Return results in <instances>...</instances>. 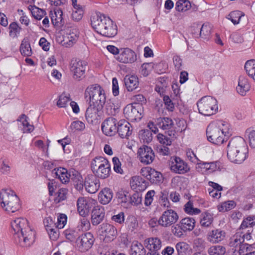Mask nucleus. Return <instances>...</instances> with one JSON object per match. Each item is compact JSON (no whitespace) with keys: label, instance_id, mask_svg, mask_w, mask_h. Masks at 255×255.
Wrapping results in <instances>:
<instances>
[{"label":"nucleus","instance_id":"1","mask_svg":"<svg viewBox=\"0 0 255 255\" xmlns=\"http://www.w3.org/2000/svg\"><path fill=\"white\" fill-rule=\"evenodd\" d=\"M11 227L15 232V242L22 247H29L35 240V232L28 226L26 219L18 218L11 222Z\"/></svg>","mask_w":255,"mask_h":255},{"label":"nucleus","instance_id":"2","mask_svg":"<svg viewBox=\"0 0 255 255\" xmlns=\"http://www.w3.org/2000/svg\"><path fill=\"white\" fill-rule=\"evenodd\" d=\"M248 153V148L243 138L238 136L230 140L227 146V157L232 162L243 163L247 158Z\"/></svg>","mask_w":255,"mask_h":255},{"label":"nucleus","instance_id":"3","mask_svg":"<svg viewBox=\"0 0 255 255\" xmlns=\"http://www.w3.org/2000/svg\"><path fill=\"white\" fill-rule=\"evenodd\" d=\"M93 28L102 35L111 38L117 34V27L116 24L109 18L104 15H96L91 18Z\"/></svg>","mask_w":255,"mask_h":255},{"label":"nucleus","instance_id":"4","mask_svg":"<svg viewBox=\"0 0 255 255\" xmlns=\"http://www.w3.org/2000/svg\"><path fill=\"white\" fill-rule=\"evenodd\" d=\"M0 200L2 208L8 212L13 213L19 208V198L10 190L2 189L0 192Z\"/></svg>","mask_w":255,"mask_h":255},{"label":"nucleus","instance_id":"5","mask_svg":"<svg viewBox=\"0 0 255 255\" xmlns=\"http://www.w3.org/2000/svg\"><path fill=\"white\" fill-rule=\"evenodd\" d=\"M86 98L89 97L90 105L103 108L106 102V96L104 89L99 85L88 86L85 92Z\"/></svg>","mask_w":255,"mask_h":255},{"label":"nucleus","instance_id":"6","mask_svg":"<svg viewBox=\"0 0 255 255\" xmlns=\"http://www.w3.org/2000/svg\"><path fill=\"white\" fill-rule=\"evenodd\" d=\"M229 128H221L219 124H211L206 130L208 140L216 144H221L224 141V136H228Z\"/></svg>","mask_w":255,"mask_h":255},{"label":"nucleus","instance_id":"7","mask_svg":"<svg viewBox=\"0 0 255 255\" xmlns=\"http://www.w3.org/2000/svg\"><path fill=\"white\" fill-rule=\"evenodd\" d=\"M91 167L96 177L105 179L108 177L110 174V163L103 157H95L91 162Z\"/></svg>","mask_w":255,"mask_h":255},{"label":"nucleus","instance_id":"8","mask_svg":"<svg viewBox=\"0 0 255 255\" xmlns=\"http://www.w3.org/2000/svg\"><path fill=\"white\" fill-rule=\"evenodd\" d=\"M199 112L204 116H210L216 114L218 109L217 100L211 96L202 97L197 103Z\"/></svg>","mask_w":255,"mask_h":255},{"label":"nucleus","instance_id":"9","mask_svg":"<svg viewBox=\"0 0 255 255\" xmlns=\"http://www.w3.org/2000/svg\"><path fill=\"white\" fill-rule=\"evenodd\" d=\"M87 68V62L77 59L71 60L70 64V69L72 74L73 78L80 81L85 77V73Z\"/></svg>","mask_w":255,"mask_h":255},{"label":"nucleus","instance_id":"10","mask_svg":"<svg viewBox=\"0 0 255 255\" xmlns=\"http://www.w3.org/2000/svg\"><path fill=\"white\" fill-rule=\"evenodd\" d=\"M246 240V235L245 232L240 231L238 230L237 233L234 235L230 239L229 245L231 247H239V253L244 254L245 251H247L251 247L248 244H244Z\"/></svg>","mask_w":255,"mask_h":255},{"label":"nucleus","instance_id":"11","mask_svg":"<svg viewBox=\"0 0 255 255\" xmlns=\"http://www.w3.org/2000/svg\"><path fill=\"white\" fill-rule=\"evenodd\" d=\"M94 242V238L90 233H86L79 236L77 238L75 246L82 252L88 251L92 247Z\"/></svg>","mask_w":255,"mask_h":255},{"label":"nucleus","instance_id":"12","mask_svg":"<svg viewBox=\"0 0 255 255\" xmlns=\"http://www.w3.org/2000/svg\"><path fill=\"white\" fill-rule=\"evenodd\" d=\"M178 219L177 213L169 209L164 211L158 219V225L164 227H168L175 224Z\"/></svg>","mask_w":255,"mask_h":255},{"label":"nucleus","instance_id":"13","mask_svg":"<svg viewBox=\"0 0 255 255\" xmlns=\"http://www.w3.org/2000/svg\"><path fill=\"white\" fill-rule=\"evenodd\" d=\"M100 236L106 242L113 241L117 236V231L115 227L108 223H103L99 229Z\"/></svg>","mask_w":255,"mask_h":255},{"label":"nucleus","instance_id":"14","mask_svg":"<svg viewBox=\"0 0 255 255\" xmlns=\"http://www.w3.org/2000/svg\"><path fill=\"white\" fill-rule=\"evenodd\" d=\"M141 105L135 103L134 105H128L124 109V114L127 119L135 121L141 118Z\"/></svg>","mask_w":255,"mask_h":255},{"label":"nucleus","instance_id":"15","mask_svg":"<svg viewBox=\"0 0 255 255\" xmlns=\"http://www.w3.org/2000/svg\"><path fill=\"white\" fill-rule=\"evenodd\" d=\"M102 107L90 105L85 114L86 120L90 124H96L101 119L102 114Z\"/></svg>","mask_w":255,"mask_h":255},{"label":"nucleus","instance_id":"16","mask_svg":"<svg viewBox=\"0 0 255 255\" xmlns=\"http://www.w3.org/2000/svg\"><path fill=\"white\" fill-rule=\"evenodd\" d=\"M118 120L114 117L106 119L102 125L103 132L107 135L112 136L117 132Z\"/></svg>","mask_w":255,"mask_h":255},{"label":"nucleus","instance_id":"17","mask_svg":"<svg viewBox=\"0 0 255 255\" xmlns=\"http://www.w3.org/2000/svg\"><path fill=\"white\" fill-rule=\"evenodd\" d=\"M255 225V216H250L245 218L238 230L245 232L246 241L252 239V233L253 231V226Z\"/></svg>","mask_w":255,"mask_h":255},{"label":"nucleus","instance_id":"18","mask_svg":"<svg viewBox=\"0 0 255 255\" xmlns=\"http://www.w3.org/2000/svg\"><path fill=\"white\" fill-rule=\"evenodd\" d=\"M138 154L141 162L147 165L152 163L155 155L151 147L144 145L138 150Z\"/></svg>","mask_w":255,"mask_h":255},{"label":"nucleus","instance_id":"19","mask_svg":"<svg viewBox=\"0 0 255 255\" xmlns=\"http://www.w3.org/2000/svg\"><path fill=\"white\" fill-rule=\"evenodd\" d=\"M170 169L178 174H184L189 170L187 164L181 158L175 157L171 158Z\"/></svg>","mask_w":255,"mask_h":255},{"label":"nucleus","instance_id":"20","mask_svg":"<svg viewBox=\"0 0 255 255\" xmlns=\"http://www.w3.org/2000/svg\"><path fill=\"white\" fill-rule=\"evenodd\" d=\"M116 59L121 63H132L136 60V55L129 48H123L120 49V52Z\"/></svg>","mask_w":255,"mask_h":255},{"label":"nucleus","instance_id":"21","mask_svg":"<svg viewBox=\"0 0 255 255\" xmlns=\"http://www.w3.org/2000/svg\"><path fill=\"white\" fill-rule=\"evenodd\" d=\"M226 232L220 229H215L209 231L207 235V240L212 244H218L224 240Z\"/></svg>","mask_w":255,"mask_h":255},{"label":"nucleus","instance_id":"22","mask_svg":"<svg viewBox=\"0 0 255 255\" xmlns=\"http://www.w3.org/2000/svg\"><path fill=\"white\" fill-rule=\"evenodd\" d=\"M84 185L86 190L92 194L96 193L100 186L99 180L94 175H89L85 178Z\"/></svg>","mask_w":255,"mask_h":255},{"label":"nucleus","instance_id":"23","mask_svg":"<svg viewBox=\"0 0 255 255\" xmlns=\"http://www.w3.org/2000/svg\"><path fill=\"white\" fill-rule=\"evenodd\" d=\"M91 201L93 200L87 199L83 197L78 199L77 201V209L81 216L85 217L88 215L89 209L91 208Z\"/></svg>","mask_w":255,"mask_h":255},{"label":"nucleus","instance_id":"24","mask_svg":"<svg viewBox=\"0 0 255 255\" xmlns=\"http://www.w3.org/2000/svg\"><path fill=\"white\" fill-rule=\"evenodd\" d=\"M105 210L101 206H95L92 212V223L93 225H99L104 219Z\"/></svg>","mask_w":255,"mask_h":255},{"label":"nucleus","instance_id":"25","mask_svg":"<svg viewBox=\"0 0 255 255\" xmlns=\"http://www.w3.org/2000/svg\"><path fill=\"white\" fill-rule=\"evenodd\" d=\"M217 163V162H205L200 161L197 163L196 169L198 172L210 173L218 168Z\"/></svg>","mask_w":255,"mask_h":255},{"label":"nucleus","instance_id":"26","mask_svg":"<svg viewBox=\"0 0 255 255\" xmlns=\"http://www.w3.org/2000/svg\"><path fill=\"white\" fill-rule=\"evenodd\" d=\"M251 88L248 79L244 76H241L238 80V84L236 87L237 93L242 96L246 95Z\"/></svg>","mask_w":255,"mask_h":255},{"label":"nucleus","instance_id":"27","mask_svg":"<svg viewBox=\"0 0 255 255\" xmlns=\"http://www.w3.org/2000/svg\"><path fill=\"white\" fill-rule=\"evenodd\" d=\"M130 124L125 120H121L118 122L117 132L122 138L128 137L131 134Z\"/></svg>","mask_w":255,"mask_h":255},{"label":"nucleus","instance_id":"28","mask_svg":"<svg viewBox=\"0 0 255 255\" xmlns=\"http://www.w3.org/2000/svg\"><path fill=\"white\" fill-rule=\"evenodd\" d=\"M142 172H147L148 173V174H143V176L146 177L147 179L153 183H156L160 181L162 178L161 174L154 169L147 167L142 169Z\"/></svg>","mask_w":255,"mask_h":255},{"label":"nucleus","instance_id":"29","mask_svg":"<svg viewBox=\"0 0 255 255\" xmlns=\"http://www.w3.org/2000/svg\"><path fill=\"white\" fill-rule=\"evenodd\" d=\"M124 82L125 86L128 91H132L138 87V79L136 76H126L124 78Z\"/></svg>","mask_w":255,"mask_h":255},{"label":"nucleus","instance_id":"30","mask_svg":"<svg viewBox=\"0 0 255 255\" xmlns=\"http://www.w3.org/2000/svg\"><path fill=\"white\" fill-rule=\"evenodd\" d=\"M52 173L53 176L58 178L63 183L68 182L71 176L66 169L61 167L53 169Z\"/></svg>","mask_w":255,"mask_h":255},{"label":"nucleus","instance_id":"31","mask_svg":"<svg viewBox=\"0 0 255 255\" xmlns=\"http://www.w3.org/2000/svg\"><path fill=\"white\" fill-rule=\"evenodd\" d=\"M146 248L150 251H157L161 247V242L157 238H150L144 241Z\"/></svg>","mask_w":255,"mask_h":255},{"label":"nucleus","instance_id":"32","mask_svg":"<svg viewBox=\"0 0 255 255\" xmlns=\"http://www.w3.org/2000/svg\"><path fill=\"white\" fill-rule=\"evenodd\" d=\"M113 193L109 188H105L102 190L99 195L100 202L103 204H108L112 199Z\"/></svg>","mask_w":255,"mask_h":255},{"label":"nucleus","instance_id":"33","mask_svg":"<svg viewBox=\"0 0 255 255\" xmlns=\"http://www.w3.org/2000/svg\"><path fill=\"white\" fill-rule=\"evenodd\" d=\"M155 122L156 126L163 130L169 129L173 125V121L168 118H158L156 120Z\"/></svg>","mask_w":255,"mask_h":255},{"label":"nucleus","instance_id":"34","mask_svg":"<svg viewBox=\"0 0 255 255\" xmlns=\"http://www.w3.org/2000/svg\"><path fill=\"white\" fill-rule=\"evenodd\" d=\"M179 224L183 231H192L195 227V221L192 218L187 217L182 219Z\"/></svg>","mask_w":255,"mask_h":255},{"label":"nucleus","instance_id":"35","mask_svg":"<svg viewBox=\"0 0 255 255\" xmlns=\"http://www.w3.org/2000/svg\"><path fill=\"white\" fill-rule=\"evenodd\" d=\"M62 15V11L60 9H56L53 13H51V19L53 25L62 26L64 24Z\"/></svg>","mask_w":255,"mask_h":255},{"label":"nucleus","instance_id":"36","mask_svg":"<svg viewBox=\"0 0 255 255\" xmlns=\"http://www.w3.org/2000/svg\"><path fill=\"white\" fill-rule=\"evenodd\" d=\"M146 250L142 245L137 241L133 242L130 247V255H145Z\"/></svg>","mask_w":255,"mask_h":255},{"label":"nucleus","instance_id":"37","mask_svg":"<svg viewBox=\"0 0 255 255\" xmlns=\"http://www.w3.org/2000/svg\"><path fill=\"white\" fill-rule=\"evenodd\" d=\"M28 9L31 11L32 16L37 20L41 19L46 14L45 11L43 9L31 4L28 6Z\"/></svg>","mask_w":255,"mask_h":255},{"label":"nucleus","instance_id":"38","mask_svg":"<svg viewBox=\"0 0 255 255\" xmlns=\"http://www.w3.org/2000/svg\"><path fill=\"white\" fill-rule=\"evenodd\" d=\"M213 215L208 213L205 212L201 215L200 224L201 226L209 227L213 223Z\"/></svg>","mask_w":255,"mask_h":255},{"label":"nucleus","instance_id":"39","mask_svg":"<svg viewBox=\"0 0 255 255\" xmlns=\"http://www.w3.org/2000/svg\"><path fill=\"white\" fill-rule=\"evenodd\" d=\"M226 252L225 247L221 245H213L208 249L209 255H224Z\"/></svg>","mask_w":255,"mask_h":255},{"label":"nucleus","instance_id":"40","mask_svg":"<svg viewBox=\"0 0 255 255\" xmlns=\"http://www.w3.org/2000/svg\"><path fill=\"white\" fill-rule=\"evenodd\" d=\"M20 51L21 54L24 56H30L32 54V49L30 43L26 39L22 41L20 47Z\"/></svg>","mask_w":255,"mask_h":255},{"label":"nucleus","instance_id":"41","mask_svg":"<svg viewBox=\"0 0 255 255\" xmlns=\"http://www.w3.org/2000/svg\"><path fill=\"white\" fill-rule=\"evenodd\" d=\"M245 69L247 74L255 81V60L248 61L245 64Z\"/></svg>","mask_w":255,"mask_h":255},{"label":"nucleus","instance_id":"42","mask_svg":"<svg viewBox=\"0 0 255 255\" xmlns=\"http://www.w3.org/2000/svg\"><path fill=\"white\" fill-rule=\"evenodd\" d=\"M191 7V3L188 0H179L176 3L175 9L179 12L186 11Z\"/></svg>","mask_w":255,"mask_h":255},{"label":"nucleus","instance_id":"43","mask_svg":"<svg viewBox=\"0 0 255 255\" xmlns=\"http://www.w3.org/2000/svg\"><path fill=\"white\" fill-rule=\"evenodd\" d=\"M200 30V36L204 39H208L210 36L211 27L209 24H203Z\"/></svg>","mask_w":255,"mask_h":255},{"label":"nucleus","instance_id":"44","mask_svg":"<svg viewBox=\"0 0 255 255\" xmlns=\"http://www.w3.org/2000/svg\"><path fill=\"white\" fill-rule=\"evenodd\" d=\"M235 206V202L234 201L230 200L221 203L217 206V208L220 212H226L233 209Z\"/></svg>","mask_w":255,"mask_h":255},{"label":"nucleus","instance_id":"45","mask_svg":"<svg viewBox=\"0 0 255 255\" xmlns=\"http://www.w3.org/2000/svg\"><path fill=\"white\" fill-rule=\"evenodd\" d=\"M27 118L25 115H22L19 119V121L21 122L23 126L24 132H31L34 128V126L28 122Z\"/></svg>","mask_w":255,"mask_h":255},{"label":"nucleus","instance_id":"46","mask_svg":"<svg viewBox=\"0 0 255 255\" xmlns=\"http://www.w3.org/2000/svg\"><path fill=\"white\" fill-rule=\"evenodd\" d=\"M64 34L66 35H68V39L71 40L73 45L76 43L78 39V32L76 28L71 27L67 28L65 30Z\"/></svg>","mask_w":255,"mask_h":255},{"label":"nucleus","instance_id":"47","mask_svg":"<svg viewBox=\"0 0 255 255\" xmlns=\"http://www.w3.org/2000/svg\"><path fill=\"white\" fill-rule=\"evenodd\" d=\"M66 238L71 242L76 243L77 238L79 237V234L77 232L73 230H66L64 232Z\"/></svg>","mask_w":255,"mask_h":255},{"label":"nucleus","instance_id":"48","mask_svg":"<svg viewBox=\"0 0 255 255\" xmlns=\"http://www.w3.org/2000/svg\"><path fill=\"white\" fill-rule=\"evenodd\" d=\"M184 210L187 213L191 215H197L201 212L199 209L193 207V203L190 201L185 205Z\"/></svg>","mask_w":255,"mask_h":255},{"label":"nucleus","instance_id":"49","mask_svg":"<svg viewBox=\"0 0 255 255\" xmlns=\"http://www.w3.org/2000/svg\"><path fill=\"white\" fill-rule=\"evenodd\" d=\"M45 228L51 240L55 241L58 238L59 233L58 229L53 228L50 225H45Z\"/></svg>","mask_w":255,"mask_h":255},{"label":"nucleus","instance_id":"50","mask_svg":"<svg viewBox=\"0 0 255 255\" xmlns=\"http://www.w3.org/2000/svg\"><path fill=\"white\" fill-rule=\"evenodd\" d=\"M176 249L178 255H186L189 249V245L184 242H179L176 244Z\"/></svg>","mask_w":255,"mask_h":255},{"label":"nucleus","instance_id":"51","mask_svg":"<svg viewBox=\"0 0 255 255\" xmlns=\"http://www.w3.org/2000/svg\"><path fill=\"white\" fill-rule=\"evenodd\" d=\"M244 15L240 11H232L228 15V18L230 19L234 24L239 23L241 17Z\"/></svg>","mask_w":255,"mask_h":255},{"label":"nucleus","instance_id":"52","mask_svg":"<svg viewBox=\"0 0 255 255\" xmlns=\"http://www.w3.org/2000/svg\"><path fill=\"white\" fill-rule=\"evenodd\" d=\"M70 101L69 95H66L64 94L59 96L57 102V105L60 108H65L68 103Z\"/></svg>","mask_w":255,"mask_h":255},{"label":"nucleus","instance_id":"53","mask_svg":"<svg viewBox=\"0 0 255 255\" xmlns=\"http://www.w3.org/2000/svg\"><path fill=\"white\" fill-rule=\"evenodd\" d=\"M9 35L13 38L16 37L20 30V27L15 22L11 23L9 26Z\"/></svg>","mask_w":255,"mask_h":255},{"label":"nucleus","instance_id":"54","mask_svg":"<svg viewBox=\"0 0 255 255\" xmlns=\"http://www.w3.org/2000/svg\"><path fill=\"white\" fill-rule=\"evenodd\" d=\"M144 183V179L141 177L137 176L132 177L130 181L131 186L134 189H136L137 187L141 186L142 183Z\"/></svg>","mask_w":255,"mask_h":255},{"label":"nucleus","instance_id":"55","mask_svg":"<svg viewBox=\"0 0 255 255\" xmlns=\"http://www.w3.org/2000/svg\"><path fill=\"white\" fill-rule=\"evenodd\" d=\"M154 64L152 63H143L141 65V74L145 77L148 76L153 68Z\"/></svg>","mask_w":255,"mask_h":255},{"label":"nucleus","instance_id":"56","mask_svg":"<svg viewBox=\"0 0 255 255\" xmlns=\"http://www.w3.org/2000/svg\"><path fill=\"white\" fill-rule=\"evenodd\" d=\"M118 107L113 102H108L106 106V111L107 114L114 115L116 114Z\"/></svg>","mask_w":255,"mask_h":255},{"label":"nucleus","instance_id":"57","mask_svg":"<svg viewBox=\"0 0 255 255\" xmlns=\"http://www.w3.org/2000/svg\"><path fill=\"white\" fill-rule=\"evenodd\" d=\"M67 193V191L66 189H60L56 193L57 196L54 199L55 201L57 203H59L61 201L65 200L66 198Z\"/></svg>","mask_w":255,"mask_h":255},{"label":"nucleus","instance_id":"58","mask_svg":"<svg viewBox=\"0 0 255 255\" xmlns=\"http://www.w3.org/2000/svg\"><path fill=\"white\" fill-rule=\"evenodd\" d=\"M70 128L72 130H82L85 128V125L84 123L76 121L72 123Z\"/></svg>","mask_w":255,"mask_h":255},{"label":"nucleus","instance_id":"59","mask_svg":"<svg viewBox=\"0 0 255 255\" xmlns=\"http://www.w3.org/2000/svg\"><path fill=\"white\" fill-rule=\"evenodd\" d=\"M67 222V216L63 214H60L58 217L56 227L58 229L63 228Z\"/></svg>","mask_w":255,"mask_h":255},{"label":"nucleus","instance_id":"60","mask_svg":"<svg viewBox=\"0 0 255 255\" xmlns=\"http://www.w3.org/2000/svg\"><path fill=\"white\" fill-rule=\"evenodd\" d=\"M83 14V11L81 8H76L73 10L72 17L73 19L76 21H79L82 19Z\"/></svg>","mask_w":255,"mask_h":255},{"label":"nucleus","instance_id":"61","mask_svg":"<svg viewBox=\"0 0 255 255\" xmlns=\"http://www.w3.org/2000/svg\"><path fill=\"white\" fill-rule=\"evenodd\" d=\"M114 164V169L115 171L120 174L123 173V170L121 168V163L118 157H115L113 158Z\"/></svg>","mask_w":255,"mask_h":255},{"label":"nucleus","instance_id":"62","mask_svg":"<svg viewBox=\"0 0 255 255\" xmlns=\"http://www.w3.org/2000/svg\"><path fill=\"white\" fill-rule=\"evenodd\" d=\"M58 40L62 46L65 47H69L73 45L71 40L68 39V35H66L65 34L63 35L62 39H61L60 41L59 39Z\"/></svg>","mask_w":255,"mask_h":255},{"label":"nucleus","instance_id":"63","mask_svg":"<svg viewBox=\"0 0 255 255\" xmlns=\"http://www.w3.org/2000/svg\"><path fill=\"white\" fill-rule=\"evenodd\" d=\"M155 192L154 190L149 191L146 194L145 197L144 203L146 206L151 205L153 201V197L154 196Z\"/></svg>","mask_w":255,"mask_h":255},{"label":"nucleus","instance_id":"64","mask_svg":"<svg viewBox=\"0 0 255 255\" xmlns=\"http://www.w3.org/2000/svg\"><path fill=\"white\" fill-rule=\"evenodd\" d=\"M157 138L159 141L163 145H169L171 144V139L162 134H158Z\"/></svg>","mask_w":255,"mask_h":255}]
</instances>
